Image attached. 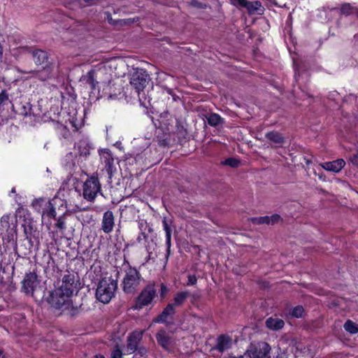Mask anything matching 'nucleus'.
<instances>
[{"mask_svg": "<svg viewBox=\"0 0 358 358\" xmlns=\"http://www.w3.org/2000/svg\"><path fill=\"white\" fill-rule=\"evenodd\" d=\"M117 288V282L111 278H102L96 290L97 300L103 303H108L115 296Z\"/></svg>", "mask_w": 358, "mask_h": 358, "instance_id": "nucleus-1", "label": "nucleus"}, {"mask_svg": "<svg viewBox=\"0 0 358 358\" xmlns=\"http://www.w3.org/2000/svg\"><path fill=\"white\" fill-rule=\"evenodd\" d=\"M21 290L26 295L31 296L37 300L38 293L41 292L40 280L35 272H29L25 274L22 281Z\"/></svg>", "mask_w": 358, "mask_h": 358, "instance_id": "nucleus-2", "label": "nucleus"}, {"mask_svg": "<svg viewBox=\"0 0 358 358\" xmlns=\"http://www.w3.org/2000/svg\"><path fill=\"white\" fill-rule=\"evenodd\" d=\"M46 301L55 309H66L72 303L71 298L59 288L50 292Z\"/></svg>", "mask_w": 358, "mask_h": 358, "instance_id": "nucleus-3", "label": "nucleus"}, {"mask_svg": "<svg viewBox=\"0 0 358 358\" xmlns=\"http://www.w3.org/2000/svg\"><path fill=\"white\" fill-rule=\"evenodd\" d=\"M149 80L150 76L143 69H133V72L130 74L129 83L138 95H140L141 92H143Z\"/></svg>", "mask_w": 358, "mask_h": 358, "instance_id": "nucleus-4", "label": "nucleus"}, {"mask_svg": "<svg viewBox=\"0 0 358 358\" xmlns=\"http://www.w3.org/2000/svg\"><path fill=\"white\" fill-rule=\"evenodd\" d=\"M141 274L134 268L129 267L125 271V275L122 280L123 291L127 294L136 291L141 282Z\"/></svg>", "mask_w": 358, "mask_h": 358, "instance_id": "nucleus-5", "label": "nucleus"}, {"mask_svg": "<svg viewBox=\"0 0 358 358\" xmlns=\"http://www.w3.org/2000/svg\"><path fill=\"white\" fill-rule=\"evenodd\" d=\"M32 207L35 210L42 213V217L56 218L57 213L53 203L44 198L36 199L32 201Z\"/></svg>", "mask_w": 358, "mask_h": 358, "instance_id": "nucleus-6", "label": "nucleus"}, {"mask_svg": "<svg viewBox=\"0 0 358 358\" xmlns=\"http://www.w3.org/2000/svg\"><path fill=\"white\" fill-rule=\"evenodd\" d=\"M101 190V185L97 177L91 176L83 184V197L89 201L95 199L97 193Z\"/></svg>", "mask_w": 358, "mask_h": 358, "instance_id": "nucleus-7", "label": "nucleus"}, {"mask_svg": "<svg viewBox=\"0 0 358 358\" xmlns=\"http://www.w3.org/2000/svg\"><path fill=\"white\" fill-rule=\"evenodd\" d=\"M73 273L65 274L62 280V285L58 287L71 298L79 289V281Z\"/></svg>", "mask_w": 358, "mask_h": 358, "instance_id": "nucleus-8", "label": "nucleus"}, {"mask_svg": "<svg viewBox=\"0 0 358 358\" xmlns=\"http://www.w3.org/2000/svg\"><path fill=\"white\" fill-rule=\"evenodd\" d=\"M156 295V289L153 285H148L141 292L136 300V307L141 309L150 304Z\"/></svg>", "mask_w": 358, "mask_h": 358, "instance_id": "nucleus-9", "label": "nucleus"}, {"mask_svg": "<svg viewBox=\"0 0 358 358\" xmlns=\"http://www.w3.org/2000/svg\"><path fill=\"white\" fill-rule=\"evenodd\" d=\"M271 348L264 342L259 343L257 346H252L248 351V356L250 358H272Z\"/></svg>", "mask_w": 358, "mask_h": 358, "instance_id": "nucleus-10", "label": "nucleus"}, {"mask_svg": "<svg viewBox=\"0 0 358 358\" xmlns=\"http://www.w3.org/2000/svg\"><path fill=\"white\" fill-rule=\"evenodd\" d=\"M22 49L24 52H28L31 53L34 63L36 65H43L46 64H50L48 62V53L42 50H32L30 48L23 47Z\"/></svg>", "mask_w": 358, "mask_h": 358, "instance_id": "nucleus-11", "label": "nucleus"}, {"mask_svg": "<svg viewBox=\"0 0 358 358\" xmlns=\"http://www.w3.org/2000/svg\"><path fill=\"white\" fill-rule=\"evenodd\" d=\"M150 233L148 232H139L136 239L138 243H141L143 241H144L145 248L149 254V256H150L157 245V243L154 240L155 236H150Z\"/></svg>", "mask_w": 358, "mask_h": 358, "instance_id": "nucleus-12", "label": "nucleus"}, {"mask_svg": "<svg viewBox=\"0 0 358 358\" xmlns=\"http://www.w3.org/2000/svg\"><path fill=\"white\" fill-rule=\"evenodd\" d=\"M232 345V338L228 335L222 334L217 337L214 349L220 352H224L231 349Z\"/></svg>", "mask_w": 358, "mask_h": 358, "instance_id": "nucleus-13", "label": "nucleus"}, {"mask_svg": "<svg viewBox=\"0 0 358 358\" xmlns=\"http://www.w3.org/2000/svg\"><path fill=\"white\" fill-rule=\"evenodd\" d=\"M115 217L112 211L107 210L103 213L101 222V229L106 234L110 233L114 228Z\"/></svg>", "mask_w": 358, "mask_h": 358, "instance_id": "nucleus-14", "label": "nucleus"}, {"mask_svg": "<svg viewBox=\"0 0 358 358\" xmlns=\"http://www.w3.org/2000/svg\"><path fill=\"white\" fill-rule=\"evenodd\" d=\"M143 336V331H135L131 333L127 338V351L131 354L136 351L138 343Z\"/></svg>", "mask_w": 358, "mask_h": 358, "instance_id": "nucleus-15", "label": "nucleus"}, {"mask_svg": "<svg viewBox=\"0 0 358 358\" xmlns=\"http://www.w3.org/2000/svg\"><path fill=\"white\" fill-rule=\"evenodd\" d=\"M52 72V66L50 64H46L42 69L38 71H31L29 72L31 74V77L37 78L39 80L44 81L49 79Z\"/></svg>", "mask_w": 358, "mask_h": 358, "instance_id": "nucleus-16", "label": "nucleus"}, {"mask_svg": "<svg viewBox=\"0 0 358 358\" xmlns=\"http://www.w3.org/2000/svg\"><path fill=\"white\" fill-rule=\"evenodd\" d=\"M345 162L343 159H338L333 162H328L320 164V166L327 171L334 173L340 172L345 166Z\"/></svg>", "mask_w": 358, "mask_h": 358, "instance_id": "nucleus-17", "label": "nucleus"}, {"mask_svg": "<svg viewBox=\"0 0 358 358\" xmlns=\"http://www.w3.org/2000/svg\"><path fill=\"white\" fill-rule=\"evenodd\" d=\"M102 162L105 165L106 171L111 178L114 169V159L110 151H104L101 157Z\"/></svg>", "mask_w": 358, "mask_h": 358, "instance_id": "nucleus-18", "label": "nucleus"}, {"mask_svg": "<svg viewBox=\"0 0 358 358\" xmlns=\"http://www.w3.org/2000/svg\"><path fill=\"white\" fill-rule=\"evenodd\" d=\"M158 344L165 350H168L173 342L172 338L169 336L166 331L159 330L156 334Z\"/></svg>", "mask_w": 358, "mask_h": 358, "instance_id": "nucleus-19", "label": "nucleus"}, {"mask_svg": "<svg viewBox=\"0 0 358 358\" xmlns=\"http://www.w3.org/2000/svg\"><path fill=\"white\" fill-rule=\"evenodd\" d=\"M265 324L270 330L278 331L283 328L285 326V322L283 320L276 316H272L266 319Z\"/></svg>", "mask_w": 358, "mask_h": 358, "instance_id": "nucleus-20", "label": "nucleus"}, {"mask_svg": "<svg viewBox=\"0 0 358 358\" xmlns=\"http://www.w3.org/2000/svg\"><path fill=\"white\" fill-rule=\"evenodd\" d=\"M162 224L164 230L166 233V245L167 247V257L170 255L171 252V232L172 229L171 227V224L169 223L168 220L164 217L162 220Z\"/></svg>", "mask_w": 358, "mask_h": 358, "instance_id": "nucleus-21", "label": "nucleus"}, {"mask_svg": "<svg viewBox=\"0 0 358 358\" xmlns=\"http://www.w3.org/2000/svg\"><path fill=\"white\" fill-rule=\"evenodd\" d=\"M175 308L176 307L171 303H169L163 310L162 313L155 318V322L159 323L166 322L168 316L172 315L175 313Z\"/></svg>", "mask_w": 358, "mask_h": 358, "instance_id": "nucleus-22", "label": "nucleus"}, {"mask_svg": "<svg viewBox=\"0 0 358 358\" xmlns=\"http://www.w3.org/2000/svg\"><path fill=\"white\" fill-rule=\"evenodd\" d=\"M24 233L27 239L31 240L36 233V227L31 220H25L23 224Z\"/></svg>", "mask_w": 358, "mask_h": 358, "instance_id": "nucleus-23", "label": "nucleus"}, {"mask_svg": "<svg viewBox=\"0 0 358 358\" xmlns=\"http://www.w3.org/2000/svg\"><path fill=\"white\" fill-rule=\"evenodd\" d=\"M266 138L277 146H282L285 142V138L278 131H270L266 134Z\"/></svg>", "mask_w": 358, "mask_h": 358, "instance_id": "nucleus-24", "label": "nucleus"}, {"mask_svg": "<svg viewBox=\"0 0 358 358\" xmlns=\"http://www.w3.org/2000/svg\"><path fill=\"white\" fill-rule=\"evenodd\" d=\"M208 123L211 127L222 126L224 123V120L218 114L212 113L206 117Z\"/></svg>", "mask_w": 358, "mask_h": 358, "instance_id": "nucleus-25", "label": "nucleus"}, {"mask_svg": "<svg viewBox=\"0 0 358 358\" xmlns=\"http://www.w3.org/2000/svg\"><path fill=\"white\" fill-rule=\"evenodd\" d=\"M189 293L188 292H180L176 294L173 298V303H171L176 308L182 306L186 299L189 297Z\"/></svg>", "mask_w": 358, "mask_h": 358, "instance_id": "nucleus-26", "label": "nucleus"}, {"mask_svg": "<svg viewBox=\"0 0 358 358\" xmlns=\"http://www.w3.org/2000/svg\"><path fill=\"white\" fill-rule=\"evenodd\" d=\"M94 71H89L85 76H83L82 80L91 86L92 89H95L97 82L95 80Z\"/></svg>", "mask_w": 358, "mask_h": 358, "instance_id": "nucleus-27", "label": "nucleus"}, {"mask_svg": "<svg viewBox=\"0 0 358 358\" xmlns=\"http://www.w3.org/2000/svg\"><path fill=\"white\" fill-rule=\"evenodd\" d=\"M261 6H262V4L258 1H246V3L244 4V6L243 8H245L249 13H254L255 12H257L259 10V8H261Z\"/></svg>", "mask_w": 358, "mask_h": 358, "instance_id": "nucleus-28", "label": "nucleus"}, {"mask_svg": "<svg viewBox=\"0 0 358 358\" xmlns=\"http://www.w3.org/2000/svg\"><path fill=\"white\" fill-rule=\"evenodd\" d=\"M343 327L345 330L350 334H355L358 332V324L350 320H348L345 322Z\"/></svg>", "mask_w": 358, "mask_h": 358, "instance_id": "nucleus-29", "label": "nucleus"}, {"mask_svg": "<svg viewBox=\"0 0 358 358\" xmlns=\"http://www.w3.org/2000/svg\"><path fill=\"white\" fill-rule=\"evenodd\" d=\"M77 148L80 155L87 156L90 155V148L85 141H80L77 144Z\"/></svg>", "mask_w": 358, "mask_h": 358, "instance_id": "nucleus-30", "label": "nucleus"}, {"mask_svg": "<svg viewBox=\"0 0 358 358\" xmlns=\"http://www.w3.org/2000/svg\"><path fill=\"white\" fill-rule=\"evenodd\" d=\"M138 224L140 232L153 233L152 225L148 223L145 220H141Z\"/></svg>", "mask_w": 358, "mask_h": 358, "instance_id": "nucleus-31", "label": "nucleus"}, {"mask_svg": "<svg viewBox=\"0 0 358 358\" xmlns=\"http://www.w3.org/2000/svg\"><path fill=\"white\" fill-rule=\"evenodd\" d=\"M8 102H10L8 93L6 90H3L0 93V110H3L4 106Z\"/></svg>", "mask_w": 358, "mask_h": 358, "instance_id": "nucleus-32", "label": "nucleus"}, {"mask_svg": "<svg viewBox=\"0 0 358 358\" xmlns=\"http://www.w3.org/2000/svg\"><path fill=\"white\" fill-rule=\"evenodd\" d=\"M11 220L10 214L3 215L0 220L1 227L5 229L10 228V222Z\"/></svg>", "mask_w": 358, "mask_h": 358, "instance_id": "nucleus-33", "label": "nucleus"}, {"mask_svg": "<svg viewBox=\"0 0 358 358\" xmlns=\"http://www.w3.org/2000/svg\"><path fill=\"white\" fill-rule=\"evenodd\" d=\"M55 226L57 228H58L61 231H64L66 229V227L64 214L62 216H59L57 219V222L55 224Z\"/></svg>", "mask_w": 358, "mask_h": 358, "instance_id": "nucleus-34", "label": "nucleus"}, {"mask_svg": "<svg viewBox=\"0 0 358 358\" xmlns=\"http://www.w3.org/2000/svg\"><path fill=\"white\" fill-rule=\"evenodd\" d=\"M303 312H304V310H303V306H297L292 309V310L291 312V315L293 317L299 318V317H302Z\"/></svg>", "mask_w": 358, "mask_h": 358, "instance_id": "nucleus-35", "label": "nucleus"}, {"mask_svg": "<svg viewBox=\"0 0 358 358\" xmlns=\"http://www.w3.org/2000/svg\"><path fill=\"white\" fill-rule=\"evenodd\" d=\"M252 223L255 224H269L268 222V216H264V217H255L252 220Z\"/></svg>", "mask_w": 358, "mask_h": 358, "instance_id": "nucleus-36", "label": "nucleus"}, {"mask_svg": "<svg viewBox=\"0 0 358 358\" xmlns=\"http://www.w3.org/2000/svg\"><path fill=\"white\" fill-rule=\"evenodd\" d=\"M352 6L348 3L343 4L341 8V12L344 15H350L352 13Z\"/></svg>", "mask_w": 358, "mask_h": 358, "instance_id": "nucleus-37", "label": "nucleus"}, {"mask_svg": "<svg viewBox=\"0 0 358 358\" xmlns=\"http://www.w3.org/2000/svg\"><path fill=\"white\" fill-rule=\"evenodd\" d=\"M122 352L121 349L120 348L118 345H116L111 352V357L112 358H122Z\"/></svg>", "mask_w": 358, "mask_h": 358, "instance_id": "nucleus-38", "label": "nucleus"}, {"mask_svg": "<svg viewBox=\"0 0 358 358\" xmlns=\"http://www.w3.org/2000/svg\"><path fill=\"white\" fill-rule=\"evenodd\" d=\"M239 163V161L237 160L236 159L228 158L224 161V164L229 166L231 167H236L238 166Z\"/></svg>", "mask_w": 358, "mask_h": 358, "instance_id": "nucleus-39", "label": "nucleus"}, {"mask_svg": "<svg viewBox=\"0 0 358 358\" xmlns=\"http://www.w3.org/2000/svg\"><path fill=\"white\" fill-rule=\"evenodd\" d=\"M281 220V217L278 214H273L271 216H268V222L269 224H275L278 223Z\"/></svg>", "mask_w": 358, "mask_h": 358, "instance_id": "nucleus-40", "label": "nucleus"}, {"mask_svg": "<svg viewBox=\"0 0 358 358\" xmlns=\"http://www.w3.org/2000/svg\"><path fill=\"white\" fill-rule=\"evenodd\" d=\"M247 0H231V3L237 7L243 8Z\"/></svg>", "mask_w": 358, "mask_h": 358, "instance_id": "nucleus-41", "label": "nucleus"}, {"mask_svg": "<svg viewBox=\"0 0 358 358\" xmlns=\"http://www.w3.org/2000/svg\"><path fill=\"white\" fill-rule=\"evenodd\" d=\"M197 282V278L194 275H188L187 285H194Z\"/></svg>", "mask_w": 358, "mask_h": 358, "instance_id": "nucleus-42", "label": "nucleus"}, {"mask_svg": "<svg viewBox=\"0 0 358 358\" xmlns=\"http://www.w3.org/2000/svg\"><path fill=\"white\" fill-rule=\"evenodd\" d=\"M190 3L192 6L196 7L199 8H205L206 7V6L205 4H203L202 3L195 1V0L192 1Z\"/></svg>", "mask_w": 358, "mask_h": 358, "instance_id": "nucleus-43", "label": "nucleus"}, {"mask_svg": "<svg viewBox=\"0 0 358 358\" xmlns=\"http://www.w3.org/2000/svg\"><path fill=\"white\" fill-rule=\"evenodd\" d=\"M167 292H168L167 287L165 285L162 284L161 288H160V294H161L162 297H164Z\"/></svg>", "mask_w": 358, "mask_h": 358, "instance_id": "nucleus-44", "label": "nucleus"}, {"mask_svg": "<svg viewBox=\"0 0 358 358\" xmlns=\"http://www.w3.org/2000/svg\"><path fill=\"white\" fill-rule=\"evenodd\" d=\"M15 232H12L10 231V233H8V236H7V238H6V241L8 243L9 242H14L15 241Z\"/></svg>", "mask_w": 358, "mask_h": 358, "instance_id": "nucleus-45", "label": "nucleus"}, {"mask_svg": "<svg viewBox=\"0 0 358 358\" xmlns=\"http://www.w3.org/2000/svg\"><path fill=\"white\" fill-rule=\"evenodd\" d=\"M350 162L355 166H358V153L350 157Z\"/></svg>", "mask_w": 358, "mask_h": 358, "instance_id": "nucleus-46", "label": "nucleus"}, {"mask_svg": "<svg viewBox=\"0 0 358 358\" xmlns=\"http://www.w3.org/2000/svg\"><path fill=\"white\" fill-rule=\"evenodd\" d=\"M121 25H127L130 24L134 22V20L127 19V20H120Z\"/></svg>", "mask_w": 358, "mask_h": 358, "instance_id": "nucleus-47", "label": "nucleus"}, {"mask_svg": "<svg viewBox=\"0 0 358 358\" xmlns=\"http://www.w3.org/2000/svg\"><path fill=\"white\" fill-rule=\"evenodd\" d=\"M3 57V47L1 44L0 43V59H1Z\"/></svg>", "mask_w": 358, "mask_h": 358, "instance_id": "nucleus-48", "label": "nucleus"}, {"mask_svg": "<svg viewBox=\"0 0 358 358\" xmlns=\"http://www.w3.org/2000/svg\"><path fill=\"white\" fill-rule=\"evenodd\" d=\"M85 3H89L90 5H92L93 4V2L95 1V0H83Z\"/></svg>", "mask_w": 358, "mask_h": 358, "instance_id": "nucleus-49", "label": "nucleus"}, {"mask_svg": "<svg viewBox=\"0 0 358 358\" xmlns=\"http://www.w3.org/2000/svg\"><path fill=\"white\" fill-rule=\"evenodd\" d=\"M165 90L167 92L168 94H172V90L171 89L166 87Z\"/></svg>", "mask_w": 358, "mask_h": 358, "instance_id": "nucleus-50", "label": "nucleus"}, {"mask_svg": "<svg viewBox=\"0 0 358 358\" xmlns=\"http://www.w3.org/2000/svg\"><path fill=\"white\" fill-rule=\"evenodd\" d=\"M304 159H305V162H306L307 165H309L311 163L310 159H307V158H305Z\"/></svg>", "mask_w": 358, "mask_h": 358, "instance_id": "nucleus-51", "label": "nucleus"}, {"mask_svg": "<svg viewBox=\"0 0 358 358\" xmlns=\"http://www.w3.org/2000/svg\"><path fill=\"white\" fill-rule=\"evenodd\" d=\"M94 358H105V357L102 355H96L94 356Z\"/></svg>", "mask_w": 358, "mask_h": 358, "instance_id": "nucleus-52", "label": "nucleus"}, {"mask_svg": "<svg viewBox=\"0 0 358 358\" xmlns=\"http://www.w3.org/2000/svg\"><path fill=\"white\" fill-rule=\"evenodd\" d=\"M11 193H13V194L15 193V188H14V187H13V188L11 189Z\"/></svg>", "mask_w": 358, "mask_h": 358, "instance_id": "nucleus-53", "label": "nucleus"}, {"mask_svg": "<svg viewBox=\"0 0 358 358\" xmlns=\"http://www.w3.org/2000/svg\"><path fill=\"white\" fill-rule=\"evenodd\" d=\"M80 209L78 207H77V210H75L74 213H76L77 211H80Z\"/></svg>", "mask_w": 358, "mask_h": 358, "instance_id": "nucleus-54", "label": "nucleus"}, {"mask_svg": "<svg viewBox=\"0 0 358 358\" xmlns=\"http://www.w3.org/2000/svg\"><path fill=\"white\" fill-rule=\"evenodd\" d=\"M357 17H358V13H357Z\"/></svg>", "mask_w": 358, "mask_h": 358, "instance_id": "nucleus-55", "label": "nucleus"}]
</instances>
